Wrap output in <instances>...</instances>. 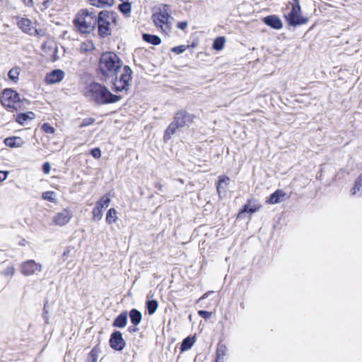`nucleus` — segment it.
<instances>
[{"label": "nucleus", "mask_w": 362, "mask_h": 362, "mask_svg": "<svg viewBox=\"0 0 362 362\" xmlns=\"http://www.w3.org/2000/svg\"><path fill=\"white\" fill-rule=\"evenodd\" d=\"M15 268L13 266H10L8 267H7L4 271L2 272V274L5 276H13L14 274H15Z\"/></svg>", "instance_id": "obj_39"}, {"label": "nucleus", "mask_w": 362, "mask_h": 362, "mask_svg": "<svg viewBox=\"0 0 362 362\" xmlns=\"http://www.w3.org/2000/svg\"><path fill=\"white\" fill-rule=\"evenodd\" d=\"M92 6L96 7L110 6L113 4L114 0H89Z\"/></svg>", "instance_id": "obj_28"}, {"label": "nucleus", "mask_w": 362, "mask_h": 362, "mask_svg": "<svg viewBox=\"0 0 362 362\" xmlns=\"http://www.w3.org/2000/svg\"><path fill=\"white\" fill-rule=\"evenodd\" d=\"M116 13L112 11H100L97 17L98 33L102 37L110 35V25L111 22H115Z\"/></svg>", "instance_id": "obj_4"}, {"label": "nucleus", "mask_w": 362, "mask_h": 362, "mask_svg": "<svg viewBox=\"0 0 362 362\" xmlns=\"http://www.w3.org/2000/svg\"><path fill=\"white\" fill-rule=\"evenodd\" d=\"M20 68L17 66L11 69L8 74V78L11 81L17 82L20 74Z\"/></svg>", "instance_id": "obj_33"}, {"label": "nucleus", "mask_w": 362, "mask_h": 362, "mask_svg": "<svg viewBox=\"0 0 362 362\" xmlns=\"http://www.w3.org/2000/svg\"><path fill=\"white\" fill-rule=\"evenodd\" d=\"M93 49V45L90 42L82 43L81 45V49L83 52H88L92 50Z\"/></svg>", "instance_id": "obj_40"}, {"label": "nucleus", "mask_w": 362, "mask_h": 362, "mask_svg": "<svg viewBox=\"0 0 362 362\" xmlns=\"http://www.w3.org/2000/svg\"><path fill=\"white\" fill-rule=\"evenodd\" d=\"M188 23L187 21L180 22L177 24V28L181 30H185L187 27Z\"/></svg>", "instance_id": "obj_47"}, {"label": "nucleus", "mask_w": 362, "mask_h": 362, "mask_svg": "<svg viewBox=\"0 0 362 362\" xmlns=\"http://www.w3.org/2000/svg\"><path fill=\"white\" fill-rule=\"evenodd\" d=\"M129 317L131 322L134 325L137 326L140 324L142 318V315L140 311L136 309H132L129 312Z\"/></svg>", "instance_id": "obj_22"}, {"label": "nucleus", "mask_w": 362, "mask_h": 362, "mask_svg": "<svg viewBox=\"0 0 362 362\" xmlns=\"http://www.w3.org/2000/svg\"><path fill=\"white\" fill-rule=\"evenodd\" d=\"M35 117V114L32 112L27 113L18 114L16 117V122L21 124H24L28 119H33Z\"/></svg>", "instance_id": "obj_25"}, {"label": "nucleus", "mask_w": 362, "mask_h": 362, "mask_svg": "<svg viewBox=\"0 0 362 362\" xmlns=\"http://www.w3.org/2000/svg\"><path fill=\"white\" fill-rule=\"evenodd\" d=\"M42 129L47 134H53L55 132L54 128L48 123L43 124Z\"/></svg>", "instance_id": "obj_37"}, {"label": "nucleus", "mask_w": 362, "mask_h": 362, "mask_svg": "<svg viewBox=\"0 0 362 362\" xmlns=\"http://www.w3.org/2000/svg\"><path fill=\"white\" fill-rule=\"evenodd\" d=\"M187 49V47L185 45H180L174 47L171 49L172 52H175L177 54H181L184 52Z\"/></svg>", "instance_id": "obj_41"}, {"label": "nucleus", "mask_w": 362, "mask_h": 362, "mask_svg": "<svg viewBox=\"0 0 362 362\" xmlns=\"http://www.w3.org/2000/svg\"><path fill=\"white\" fill-rule=\"evenodd\" d=\"M75 28L81 33H90L97 25V16L87 9L79 11L74 20Z\"/></svg>", "instance_id": "obj_3"}, {"label": "nucleus", "mask_w": 362, "mask_h": 362, "mask_svg": "<svg viewBox=\"0 0 362 362\" xmlns=\"http://www.w3.org/2000/svg\"><path fill=\"white\" fill-rule=\"evenodd\" d=\"M228 353V348L223 344H218L216 351V361L215 362H225V357Z\"/></svg>", "instance_id": "obj_20"}, {"label": "nucleus", "mask_w": 362, "mask_h": 362, "mask_svg": "<svg viewBox=\"0 0 362 362\" xmlns=\"http://www.w3.org/2000/svg\"><path fill=\"white\" fill-rule=\"evenodd\" d=\"M85 95L99 105L115 103L121 99L120 96L112 94L107 88L98 83H90L86 88Z\"/></svg>", "instance_id": "obj_1"}, {"label": "nucleus", "mask_w": 362, "mask_h": 362, "mask_svg": "<svg viewBox=\"0 0 362 362\" xmlns=\"http://www.w3.org/2000/svg\"><path fill=\"white\" fill-rule=\"evenodd\" d=\"M119 9L123 14L129 16L131 13L132 5L127 1H124L122 4H119Z\"/></svg>", "instance_id": "obj_31"}, {"label": "nucleus", "mask_w": 362, "mask_h": 362, "mask_svg": "<svg viewBox=\"0 0 362 362\" xmlns=\"http://www.w3.org/2000/svg\"><path fill=\"white\" fill-rule=\"evenodd\" d=\"M103 213L100 211L98 208H93V219L94 221H100L103 218Z\"/></svg>", "instance_id": "obj_36"}, {"label": "nucleus", "mask_w": 362, "mask_h": 362, "mask_svg": "<svg viewBox=\"0 0 362 362\" xmlns=\"http://www.w3.org/2000/svg\"><path fill=\"white\" fill-rule=\"evenodd\" d=\"M90 154L93 158H99L101 156V151L99 148H95L90 151Z\"/></svg>", "instance_id": "obj_42"}, {"label": "nucleus", "mask_w": 362, "mask_h": 362, "mask_svg": "<svg viewBox=\"0 0 362 362\" xmlns=\"http://www.w3.org/2000/svg\"><path fill=\"white\" fill-rule=\"evenodd\" d=\"M198 314L200 317H202L204 319H207L211 316V313H209L208 311H205V310H199L198 312Z\"/></svg>", "instance_id": "obj_43"}, {"label": "nucleus", "mask_w": 362, "mask_h": 362, "mask_svg": "<svg viewBox=\"0 0 362 362\" xmlns=\"http://www.w3.org/2000/svg\"><path fill=\"white\" fill-rule=\"evenodd\" d=\"M43 172L45 173V174H48L49 173L50 170H51V166H50V164L48 163V162H46L43 164Z\"/></svg>", "instance_id": "obj_45"}, {"label": "nucleus", "mask_w": 362, "mask_h": 362, "mask_svg": "<svg viewBox=\"0 0 362 362\" xmlns=\"http://www.w3.org/2000/svg\"><path fill=\"white\" fill-rule=\"evenodd\" d=\"M206 296H207V293H205V294H204V296L200 298V300H201V299H204V298H206Z\"/></svg>", "instance_id": "obj_51"}, {"label": "nucleus", "mask_w": 362, "mask_h": 362, "mask_svg": "<svg viewBox=\"0 0 362 362\" xmlns=\"http://www.w3.org/2000/svg\"><path fill=\"white\" fill-rule=\"evenodd\" d=\"M121 67L122 62L115 53L108 52L101 55L99 69L103 75L113 77Z\"/></svg>", "instance_id": "obj_2"}, {"label": "nucleus", "mask_w": 362, "mask_h": 362, "mask_svg": "<svg viewBox=\"0 0 362 362\" xmlns=\"http://www.w3.org/2000/svg\"><path fill=\"white\" fill-rule=\"evenodd\" d=\"M43 199L55 203L57 202L56 193L52 191L45 192L42 194Z\"/></svg>", "instance_id": "obj_34"}, {"label": "nucleus", "mask_w": 362, "mask_h": 362, "mask_svg": "<svg viewBox=\"0 0 362 362\" xmlns=\"http://www.w3.org/2000/svg\"><path fill=\"white\" fill-rule=\"evenodd\" d=\"M170 17V8L169 6L165 4L159 9L158 12L153 14L152 19L156 27L160 28L163 32L168 34L170 30L169 25Z\"/></svg>", "instance_id": "obj_6"}, {"label": "nucleus", "mask_w": 362, "mask_h": 362, "mask_svg": "<svg viewBox=\"0 0 362 362\" xmlns=\"http://www.w3.org/2000/svg\"><path fill=\"white\" fill-rule=\"evenodd\" d=\"M195 337H186L182 342L180 351L183 352L190 349L195 343Z\"/></svg>", "instance_id": "obj_23"}, {"label": "nucleus", "mask_w": 362, "mask_h": 362, "mask_svg": "<svg viewBox=\"0 0 362 362\" xmlns=\"http://www.w3.org/2000/svg\"><path fill=\"white\" fill-rule=\"evenodd\" d=\"M127 312L119 314L114 320L113 326L115 327L122 328L127 325Z\"/></svg>", "instance_id": "obj_21"}, {"label": "nucleus", "mask_w": 362, "mask_h": 362, "mask_svg": "<svg viewBox=\"0 0 362 362\" xmlns=\"http://www.w3.org/2000/svg\"><path fill=\"white\" fill-rule=\"evenodd\" d=\"M98 206H101L105 208H107L110 204V198L108 194L103 196L98 202Z\"/></svg>", "instance_id": "obj_35"}, {"label": "nucleus", "mask_w": 362, "mask_h": 362, "mask_svg": "<svg viewBox=\"0 0 362 362\" xmlns=\"http://www.w3.org/2000/svg\"><path fill=\"white\" fill-rule=\"evenodd\" d=\"M21 274L24 276H31L41 272L42 266L33 259L23 262L20 266Z\"/></svg>", "instance_id": "obj_9"}, {"label": "nucleus", "mask_w": 362, "mask_h": 362, "mask_svg": "<svg viewBox=\"0 0 362 362\" xmlns=\"http://www.w3.org/2000/svg\"><path fill=\"white\" fill-rule=\"evenodd\" d=\"M194 116L185 110H180L176 112L173 122L180 128L193 122Z\"/></svg>", "instance_id": "obj_11"}, {"label": "nucleus", "mask_w": 362, "mask_h": 362, "mask_svg": "<svg viewBox=\"0 0 362 362\" xmlns=\"http://www.w3.org/2000/svg\"><path fill=\"white\" fill-rule=\"evenodd\" d=\"M143 40L145 42L152 44L153 45H158L161 42V40L159 37H158L157 35L150 34H144Z\"/></svg>", "instance_id": "obj_27"}, {"label": "nucleus", "mask_w": 362, "mask_h": 362, "mask_svg": "<svg viewBox=\"0 0 362 362\" xmlns=\"http://www.w3.org/2000/svg\"><path fill=\"white\" fill-rule=\"evenodd\" d=\"M260 207V205L254 199H249L247 204H245L238 213V218H241L244 213L253 214Z\"/></svg>", "instance_id": "obj_15"}, {"label": "nucleus", "mask_w": 362, "mask_h": 362, "mask_svg": "<svg viewBox=\"0 0 362 362\" xmlns=\"http://www.w3.org/2000/svg\"><path fill=\"white\" fill-rule=\"evenodd\" d=\"M129 330L130 332H136V331L138 330V329H137V328H136V327H134V328L129 327Z\"/></svg>", "instance_id": "obj_50"}, {"label": "nucleus", "mask_w": 362, "mask_h": 362, "mask_svg": "<svg viewBox=\"0 0 362 362\" xmlns=\"http://www.w3.org/2000/svg\"><path fill=\"white\" fill-rule=\"evenodd\" d=\"M226 42V39L224 37H218L215 39L213 43V48L216 50H221Z\"/></svg>", "instance_id": "obj_32"}, {"label": "nucleus", "mask_w": 362, "mask_h": 362, "mask_svg": "<svg viewBox=\"0 0 362 362\" xmlns=\"http://www.w3.org/2000/svg\"><path fill=\"white\" fill-rule=\"evenodd\" d=\"M17 24L19 28L25 33H28L30 35H41L42 30H37L35 28L34 23L28 18H22L18 21Z\"/></svg>", "instance_id": "obj_10"}, {"label": "nucleus", "mask_w": 362, "mask_h": 362, "mask_svg": "<svg viewBox=\"0 0 362 362\" xmlns=\"http://www.w3.org/2000/svg\"><path fill=\"white\" fill-rule=\"evenodd\" d=\"M19 95L16 91L11 89H6L3 91L1 102L5 107L11 110H17L19 106Z\"/></svg>", "instance_id": "obj_8"}, {"label": "nucleus", "mask_w": 362, "mask_h": 362, "mask_svg": "<svg viewBox=\"0 0 362 362\" xmlns=\"http://www.w3.org/2000/svg\"><path fill=\"white\" fill-rule=\"evenodd\" d=\"M132 71L129 66H125L119 76L116 77L113 81L112 89L116 92L127 91L129 87V83L132 80Z\"/></svg>", "instance_id": "obj_7"}, {"label": "nucleus", "mask_w": 362, "mask_h": 362, "mask_svg": "<svg viewBox=\"0 0 362 362\" xmlns=\"http://www.w3.org/2000/svg\"><path fill=\"white\" fill-rule=\"evenodd\" d=\"M95 122V119L92 118V117H88V118H85L82 122L80 124V127L82 128V127H87V126H89V125H91L93 124V123Z\"/></svg>", "instance_id": "obj_38"}, {"label": "nucleus", "mask_w": 362, "mask_h": 362, "mask_svg": "<svg viewBox=\"0 0 362 362\" xmlns=\"http://www.w3.org/2000/svg\"><path fill=\"white\" fill-rule=\"evenodd\" d=\"M230 178L227 176H220L216 183V189L219 197L226 192V187L228 185Z\"/></svg>", "instance_id": "obj_16"}, {"label": "nucleus", "mask_w": 362, "mask_h": 362, "mask_svg": "<svg viewBox=\"0 0 362 362\" xmlns=\"http://www.w3.org/2000/svg\"><path fill=\"white\" fill-rule=\"evenodd\" d=\"M264 23L274 29L282 28L281 19L276 16H269L264 18Z\"/></svg>", "instance_id": "obj_17"}, {"label": "nucleus", "mask_w": 362, "mask_h": 362, "mask_svg": "<svg viewBox=\"0 0 362 362\" xmlns=\"http://www.w3.org/2000/svg\"><path fill=\"white\" fill-rule=\"evenodd\" d=\"M158 307V303L156 300H148L146 302V308L149 315H153L156 313Z\"/></svg>", "instance_id": "obj_30"}, {"label": "nucleus", "mask_w": 362, "mask_h": 362, "mask_svg": "<svg viewBox=\"0 0 362 362\" xmlns=\"http://www.w3.org/2000/svg\"><path fill=\"white\" fill-rule=\"evenodd\" d=\"M72 216V212L69 209H65L54 216L53 222L57 226H63L70 221Z\"/></svg>", "instance_id": "obj_13"}, {"label": "nucleus", "mask_w": 362, "mask_h": 362, "mask_svg": "<svg viewBox=\"0 0 362 362\" xmlns=\"http://www.w3.org/2000/svg\"><path fill=\"white\" fill-rule=\"evenodd\" d=\"M117 212L114 208H111L107 211L105 221L108 224H112L117 221Z\"/></svg>", "instance_id": "obj_26"}, {"label": "nucleus", "mask_w": 362, "mask_h": 362, "mask_svg": "<svg viewBox=\"0 0 362 362\" xmlns=\"http://www.w3.org/2000/svg\"><path fill=\"white\" fill-rule=\"evenodd\" d=\"M109 342L110 347L116 351H122L126 344L119 331H115L111 334Z\"/></svg>", "instance_id": "obj_12"}, {"label": "nucleus", "mask_w": 362, "mask_h": 362, "mask_svg": "<svg viewBox=\"0 0 362 362\" xmlns=\"http://www.w3.org/2000/svg\"><path fill=\"white\" fill-rule=\"evenodd\" d=\"M286 195V193L283 190L278 189L270 195L267 202L269 204H279L283 201Z\"/></svg>", "instance_id": "obj_18"}, {"label": "nucleus", "mask_w": 362, "mask_h": 362, "mask_svg": "<svg viewBox=\"0 0 362 362\" xmlns=\"http://www.w3.org/2000/svg\"><path fill=\"white\" fill-rule=\"evenodd\" d=\"M180 128L173 121L169 124L165 132L164 140H168L175 133L176 130Z\"/></svg>", "instance_id": "obj_24"}, {"label": "nucleus", "mask_w": 362, "mask_h": 362, "mask_svg": "<svg viewBox=\"0 0 362 362\" xmlns=\"http://www.w3.org/2000/svg\"><path fill=\"white\" fill-rule=\"evenodd\" d=\"M88 358L91 359L92 362H95V361L97 359V352H96L95 349H93L90 352V354L88 355Z\"/></svg>", "instance_id": "obj_44"}, {"label": "nucleus", "mask_w": 362, "mask_h": 362, "mask_svg": "<svg viewBox=\"0 0 362 362\" xmlns=\"http://www.w3.org/2000/svg\"><path fill=\"white\" fill-rule=\"evenodd\" d=\"M293 3H290L291 10L289 13L284 14L287 22L292 26L305 24L308 22V18L301 15L299 0H293Z\"/></svg>", "instance_id": "obj_5"}, {"label": "nucleus", "mask_w": 362, "mask_h": 362, "mask_svg": "<svg viewBox=\"0 0 362 362\" xmlns=\"http://www.w3.org/2000/svg\"><path fill=\"white\" fill-rule=\"evenodd\" d=\"M94 208H98L100 211H103V207H102L101 206H98V203H96V205Z\"/></svg>", "instance_id": "obj_49"}, {"label": "nucleus", "mask_w": 362, "mask_h": 362, "mask_svg": "<svg viewBox=\"0 0 362 362\" xmlns=\"http://www.w3.org/2000/svg\"><path fill=\"white\" fill-rule=\"evenodd\" d=\"M4 142L6 146L11 148H21L25 144V141L18 136L8 137L4 139Z\"/></svg>", "instance_id": "obj_19"}, {"label": "nucleus", "mask_w": 362, "mask_h": 362, "mask_svg": "<svg viewBox=\"0 0 362 362\" xmlns=\"http://www.w3.org/2000/svg\"><path fill=\"white\" fill-rule=\"evenodd\" d=\"M8 172L0 170V182L4 181L8 175Z\"/></svg>", "instance_id": "obj_46"}, {"label": "nucleus", "mask_w": 362, "mask_h": 362, "mask_svg": "<svg viewBox=\"0 0 362 362\" xmlns=\"http://www.w3.org/2000/svg\"><path fill=\"white\" fill-rule=\"evenodd\" d=\"M65 73L62 69H55L47 74L45 81L47 84L59 83L64 78Z\"/></svg>", "instance_id": "obj_14"}, {"label": "nucleus", "mask_w": 362, "mask_h": 362, "mask_svg": "<svg viewBox=\"0 0 362 362\" xmlns=\"http://www.w3.org/2000/svg\"><path fill=\"white\" fill-rule=\"evenodd\" d=\"M357 194H362V174L358 176L354 187L351 189L352 195H356Z\"/></svg>", "instance_id": "obj_29"}, {"label": "nucleus", "mask_w": 362, "mask_h": 362, "mask_svg": "<svg viewBox=\"0 0 362 362\" xmlns=\"http://www.w3.org/2000/svg\"><path fill=\"white\" fill-rule=\"evenodd\" d=\"M25 6L28 7H33L34 5L33 0H21Z\"/></svg>", "instance_id": "obj_48"}]
</instances>
